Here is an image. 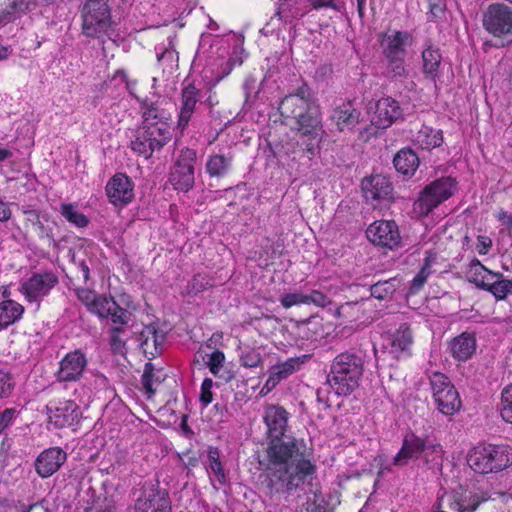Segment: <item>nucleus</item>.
<instances>
[{
    "instance_id": "774afa93",
    "label": "nucleus",
    "mask_w": 512,
    "mask_h": 512,
    "mask_svg": "<svg viewBox=\"0 0 512 512\" xmlns=\"http://www.w3.org/2000/svg\"><path fill=\"white\" fill-rule=\"evenodd\" d=\"M496 218L501 221L503 224L509 226L512 228V215H509L506 211L501 209L498 214L496 215Z\"/></svg>"
},
{
    "instance_id": "c756f323",
    "label": "nucleus",
    "mask_w": 512,
    "mask_h": 512,
    "mask_svg": "<svg viewBox=\"0 0 512 512\" xmlns=\"http://www.w3.org/2000/svg\"><path fill=\"white\" fill-rule=\"evenodd\" d=\"M205 467L212 486L219 490L224 485V470L221 462V451L218 448L209 447Z\"/></svg>"
},
{
    "instance_id": "423d86ee",
    "label": "nucleus",
    "mask_w": 512,
    "mask_h": 512,
    "mask_svg": "<svg viewBox=\"0 0 512 512\" xmlns=\"http://www.w3.org/2000/svg\"><path fill=\"white\" fill-rule=\"evenodd\" d=\"M483 27L499 40L495 47H504L512 42V8L501 3L488 6L483 14Z\"/></svg>"
},
{
    "instance_id": "39448f33",
    "label": "nucleus",
    "mask_w": 512,
    "mask_h": 512,
    "mask_svg": "<svg viewBox=\"0 0 512 512\" xmlns=\"http://www.w3.org/2000/svg\"><path fill=\"white\" fill-rule=\"evenodd\" d=\"M82 34L86 37L104 42V38H111L113 22L111 11L104 0H87L81 10Z\"/></svg>"
},
{
    "instance_id": "5701e85b",
    "label": "nucleus",
    "mask_w": 512,
    "mask_h": 512,
    "mask_svg": "<svg viewBox=\"0 0 512 512\" xmlns=\"http://www.w3.org/2000/svg\"><path fill=\"white\" fill-rule=\"evenodd\" d=\"M110 201L115 205L128 204L134 197L133 184L125 174L114 175L106 185Z\"/></svg>"
},
{
    "instance_id": "a878e982",
    "label": "nucleus",
    "mask_w": 512,
    "mask_h": 512,
    "mask_svg": "<svg viewBox=\"0 0 512 512\" xmlns=\"http://www.w3.org/2000/svg\"><path fill=\"white\" fill-rule=\"evenodd\" d=\"M359 117L360 112L350 101L337 106L331 114V120L341 132L353 130L359 123Z\"/></svg>"
},
{
    "instance_id": "f3484780",
    "label": "nucleus",
    "mask_w": 512,
    "mask_h": 512,
    "mask_svg": "<svg viewBox=\"0 0 512 512\" xmlns=\"http://www.w3.org/2000/svg\"><path fill=\"white\" fill-rule=\"evenodd\" d=\"M315 103L309 98L308 90L299 88L295 94L285 96L279 106L280 113L285 118H292L295 121L303 117V113Z\"/></svg>"
},
{
    "instance_id": "7c9ffc66",
    "label": "nucleus",
    "mask_w": 512,
    "mask_h": 512,
    "mask_svg": "<svg viewBox=\"0 0 512 512\" xmlns=\"http://www.w3.org/2000/svg\"><path fill=\"white\" fill-rule=\"evenodd\" d=\"M395 169L405 177H411L419 167V157L409 148L401 149L393 159Z\"/></svg>"
},
{
    "instance_id": "6ab92c4d",
    "label": "nucleus",
    "mask_w": 512,
    "mask_h": 512,
    "mask_svg": "<svg viewBox=\"0 0 512 512\" xmlns=\"http://www.w3.org/2000/svg\"><path fill=\"white\" fill-rule=\"evenodd\" d=\"M87 366V359L80 350L65 355L59 363L57 379L60 382L77 381Z\"/></svg>"
},
{
    "instance_id": "338daca9",
    "label": "nucleus",
    "mask_w": 512,
    "mask_h": 512,
    "mask_svg": "<svg viewBox=\"0 0 512 512\" xmlns=\"http://www.w3.org/2000/svg\"><path fill=\"white\" fill-rule=\"evenodd\" d=\"M11 217V210L9 206L0 200V221H8Z\"/></svg>"
},
{
    "instance_id": "c85d7f7f",
    "label": "nucleus",
    "mask_w": 512,
    "mask_h": 512,
    "mask_svg": "<svg viewBox=\"0 0 512 512\" xmlns=\"http://www.w3.org/2000/svg\"><path fill=\"white\" fill-rule=\"evenodd\" d=\"M310 12L307 0H279L277 15L285 23L301 19Z\"/></svg>"
},
{
    "instance_id": "7ed1b4c3",
    "label": "nucleus",
    "mask_w": 512,
    "mask_h": 512,
    "mask_svg": "<svg viewBox=\"0 0 512 512\" xmlns=\"http://www.w3.org/2000/svg\"><path fill=\"white\" fill-rule=\"evenodd\" d=\"M364 359L357 353L338 354L330 365L327 382L337 395H349L360 384Z\"/></svg>"
},
{
    "instance_id": "6e6552de",
    "label": "nucleus",
    "mask_w": 512,
    "mask_h": 512,
    "mask_svg": "<svg viewBox=\"0 0 512 512\" xmlns=\"http://www.w3.org/2000/svg\"><path fill=\"white\" fill-rule=\"evenodd\" d=\"M433 400L440 413L452 416L458 412L462 402L458 391L449 378L440 372H433L429 376Z\"/></svg>"
},
{
    "instance_id": "20e7f679",
    "label": "nucleus",
    "mask_w": 512,
    "mask_h": 512,
    "mask_svg": "<svg viewBox=\"0 0 512 512\" xmlns=\"http://www.w3.org/2000/svg\"><path fill=\"white\" fill-rule=\"evenodd\" d=\"M467 463L479 474L498 473L512 464V449L506 445L478 444L468 452Z\"/></svg>"
},
{
    "instance_id": "4d7b16f0",
    "label": "nucleus",
    "mask_w": 512,
    "mask_h": 512,
    "mask_svg": "<svg viewBox=\"0 0 512 512\" xmlns=\"http://www.w3.org/2000/svg\"><path fill=\"white\" fill-rule=\"evenodd\" d=\"M17 415L18 411L15 408H6L0 412V434L13 424Z\"/></svg>"
},
{
    "instance_id": "9b49d317",
    "label": "nucleus",
    "mask_w": 512,
    "mask_h": 512,
    "mask_svg": "<svg viewBox=\"0 0 512 512\" xmlns=\"http://www.w3.org/2000/svg\"><path fill=\"white\" fill-rule=\"evenodd\" d=\"M366 235L374 245L389 250L399 248L402 243L398 225L392 220L375 221L367 228Z\"/></svg>"
},
{
    "instance_id": "09e8293b",
    "label": "nucleus",
    "mask_w": 512,
    "mask_h": 512,
    "mask_svg": "<svg viewBox=\"0 0 512 512\" xmlns=\"http://www.w3.org/2000/svg\"><path fill=\"white\" fill-rule=\"evenodd\" d=\"M121 327H114L110 334V346L114 353L123 355L126 352V341L122 338Z\"/></svg>"
},
{
    "instance_id": "603ef678",
    "label": "nucleus",
    "mask_w": 512,
    "mask_h": 512,
    "mask_svg": "<svg viewBox=\"0 0 512 512\" xmlns=\"http://www.w3.org/2000/svg\"><path fill=\"white\" fill-rule=\"evenodd\" d=\"M15 387L13 376L5 371H0V398H8Z\"/></svg>"
},
{
    "instance_id": "9d476101",
    "label": "nucleus",
    "mask_w": 512,
    "mask_h": 512,
    "mask_svg": "<svg viewBox=\"0 0 512 512\" xmlns=\"http://www.w3.org/2000/svg\"><path fill=\"white\" fill-rule=\"evenodd\" d=\"M487 498L470 491H445L438 497L440 512H474Z\"/></svg>"
},
{
    "instance_id": "72a5a7b5",
    "label": "nucleus",
    "mask_w": 512,
    "mask_h": 512,
    "mask_svg": "<svg viewBox=\"0 0 512 512\" xmlns=\"http://www.w3.org/2000/svg\"><path fill=\"white\" fill-rule=\"evenodd\" d=\"M414 144L423 150H432L442 145L443 134L441 130L423 125L413 138Z\"/></svg>"
},
{
    "instance_id": "f03ea898",
    "label": "nucleus",
    "mask_w": 512,
    "mask_h": 512,
    "mask_svg": "<svg viewBox=\"0 0 512 512\" xmlns=\"http://www.w3.org/2000/svg\"><path fill=\"white\" fill-rule=\"evenodd\" d=\"M172 136L171 114L156 105H150L143 112V123L130 146L135 153L149 159L153 152L163 148Z\"/></svg>"
},
{
    "instance_id": "412c9836",
    "label": "nucleus",
    "mask_w": 512,
    "mask_h": 512,
    "mask_svg": "<svg viewBox=\"0 0 512 512\" xmlns=\"http://www.w3.org/2000/svg\"><path fill=\"white\" fill-rule=\"evenodd\" d=\"M402 117L399 103L392 97H382L375 104L372 123L378 128H387Z\"/></svg>"
},
{
    "instance_id": "bf43d9fd",
    "label": "nucleus",
    "mask_w": 512,
    "mask_h": 512,
    "mask_svg": "<svg viewBox=\"0 0 512 512\" xmlns=\"http://www.w3.org/2000/svg\"><path fill=\"white\" fill-rule=\"evenodd\" d=\"M214 383L212 379L205 378L202 386H201V395L200 400L204 405H208L212 402L213 396H212V387Z\"/></svg>"
},
{
    "instance_id": "f704fd0d",
    "label": "nucleus",
    "mask_w": 512,
    "mask_h": 512,
    "mask_svg": "<svg viewBox=\"0 0 512 512\" xmlns=\"http://www.w3.org/2000/svg\"><path fill=\"white\" fill-rule=\"evenodd\" d=\"M24 307L14 300L3 298L0 302V330L6 329L21 319Z\"/></svg>"
},
{
    "instance_id": "ddd939ff",
    "label": "nucleus",
    "mask_w": 512,
    "mask_h": 512,
    "mask_svg": "<svg viewBox=\"0 0 512 512\" xmlns=\"http://www.w3.org/2000/svg\"><path fill=\"white\" fill-rule=\"evenodd\" d=\"M136 512H170L171 504L166 491L157 489L154 485H144L135 500Z\"/></svg>"
},
{
    "instance_id": "f8f14e48",
    "label": "nucleus",
    "mask_w": 512,
    "mask_h": 512,
    "mask_svg": "<svg viewBox=\"0 0 512 512\" xmlns=\"http://www.w3.org/2000/svg\"><path fill=\"white\" fill-rule=\"evenodd\" d=\"M195 152L191 149L182 150L171 172L170 181L175 189L188 191L194 184Z\"/></svg>"
},
{
    "instance_id": "37998d69",
    "label": "nucleus",
    "mask_w": 512,
    "mask_h": 512,
    "mask_svg": "<svg viewBox=\"0 0 512 512\" xmlns=\"http://www.w3.org/2000/svg\"><path fill=\"white\" fill-rule=\"evenodd\" d=\"M396 291L395 280L378 281L371 285V296L378 300H386L392 297Z\"/></svg>"
},
{
    "instance_id": "aec40b11",
    "label": "nucleus",
    "mask_w": 512,
    "mask_h": 512,
    "mask_svg": "<svg viewBox=\"0 0 512 512\" xmlns=\"http://www.w3.org/2000/svg\"><path fill=\"white\" fill-rule=\"evenodd\" d=\"M412 36L407 31H390L382 35L380 47L385 57H406V48L412 44Z\"/></svg>"
},
{
    "instance_id": "e2e57ef3",
    "label": "nucleus",
    "mask_w": 512,
    "mask_h": 512,
    "mask_svg": "<svg viewBox=\"0 0 512 512\" xmlns=\"http://www.w3.org/2000/svg\"><path fill=\"white\" fill-rule=\"evenodd\" d=\"M281 380L282 379L278 375H275V372L271 369L270 370V375H269L266 383L262 387V389L260 391V394L266 395L272 389H274L280 383Z\"/></svg>"
},
{
    "instance_id": "e433bc0d",
    "label": "nucleus",
    "mask_w": 512,
    "mask_h": 512,
    "mask_svg": "<svg viewBox=\"0 0 512 512\" xmlns=\"http://www.w3.org/2000/svg\"><path fill=\"white\" fill-rule=\"evenodd\" d=\"M485 291L491 293L496 300H505L512 295V280L507 279L500 272H494V277L486 283Z\"/></svg>"
},
{
    "instance_id": "1a4fd4ad",
    "label": "nucleus",
    "mask_w": 512,
    "mask_h": 512,
    "mask_svg": "<svg viewBox=\"0 0 512 512\" xmlns=\"http://www.w3.org/2000/svg\"><path fill=\"white\" fill-rule=\"evenodd\" d=\"M296 124L304 146L303 150L314 155L325 134L319 107L316 104L311 106L307 112L303 113V117L296 120Z\"/></svg>"
},
{
    "instance_id": "0e129e2a",
    "label": "nucleus",
    "mask_w": 512,
    "mask_h": 512,
    "mask_svg": "<svg viewBox=\"0 0 512 512\" xmlns=\"http://www.w3.org/2000/svg\"><path fill=\"white\" fill-rule=\"evenodd\" d=\"M444 8L443 0H429V13L433 18L440 17L444 12Z\"/></svg>"
},
{
    "instance_id": "6e6d98bb",
    "label": "nucleus",
    "mask_w": 512,
    "mask_h": 512,
    "mask_svg": "<svg viewBox=\"0 0 512 512\" xmlns=\"http://www.w3.org/2000/svg\"><path fill=\"white\" fill-rule=\"evenodd\" d=\"M308 298V304H313L318 307H327L331 304V299L321 291L312 290L309 294H306Z\"/></svg>"
},
{
    "instance_id": "69168bd1",
    "label": "nucleus",
    "mask_w": 512,
    "mask_h": 512,
    "mask_svg": "<svg viewBox=\"0 0 512 512\" xmlns=\"http://www.w3.org/2000/svg\"><path fill=\"white\" fill-rule=\"evenodd\" d=\"M176 52L172 49H165L164 51L157 53V60L159 62L170 61L173 62L176 58Z\"/></svg>"
},
{
    "instance_id": "58836bf2",
    "label": "nucleus",
    "mask_w": 512,
    "mask_h": 512,
    "mask_svg": "<svg viewBox=\"0 0 512 512\" xmlns=\"http://www.w3.org/2000/svg\"><path fill=\"white\" fill-rule=\"evenodd\" d=\"M163 376L160 371L155 372L154 366L150 362L145 364L141 383L148 397L155 393V386L161 383Z\"/></svg>"
},
{
    "instance_id": "ea45409f",
    "label": "nucleus",
    "mask_w": 512,
    "mask_h": 512,
    "mask_svg": "<svg viewBox=\"0 0 512 512\" xmlns=\"http://www.w3.org/2000/svg\"><path fill=\"white\" fill-rule=\"evenodd\" d=\"M60 212L69 223L78 228L86 227L89 223L88 218L72 204H62Z\"/></svg>"
},
{
    "instance_id": "dca6fc26",
    "label": "nucleus",
    "mask_w": 512,
    "mask_h": 512,
    "mask_svg": "<svg viewBox=\"0 0 512 512\" xmlns=\"http://www.w3.org/2000/svg\"><path fill=\"white\" fill-rule=\"evenodd\" d=\"M66 460L67 454L65 451L60 447H50L37 456L34 468L41 478H48L56 473Z\"/></svg>"
},
{
    "instance_id": "3c124183",
    "label": "nucleus",
    "mask_w": 512,
    "mask_h": 512,
    "mask_svg": "<svg viewBox=\"0 0 512 512\" xmlns=\"http://www.w3.org/2000/svg\"><path fill=\"white\" fill-rule=\"evenodd\" d=\"M206 169L211 177L219 178L224 171V156H211L207 161Z\"/></svg>"
},
{
    "instance_id": "a19ab883",
    "label": "nucleus",
    "mask_w": 512,
    "mask_h": 512,
    "mask_svg": "<svg viewBox=\"0 0 512 512\" xmlns=\"http://www.w3.org/2000/svg\"><path fill=\"white\" fill-rule=\"evenodd\" d=\"M303 362L300 357H292L284 362H278L271 369L283 380L297 371Z\"/></svg>"
},
{
    "instance_id": "b1692460",
    "label": "nucleus",
    "mask_w": 512,
    "mask_h": 512,
    "mask_svg": "<svg viewBox=\"0 0 512 512\" xmlns=\"http://www.w3.org/2000/svg\"><path fill=\"white\" fill-rule=\"evenodd\" d=\"M199 101V89L188 80L183 82V89L181 95L180 112L178 119V126L185 128L192 114L194 113L197 102Z\"/></svg>"
},
{
    "instance_id": "4be33fe9",
    "label": "nucleus",
    "mask_w": 512,
    "mask_h": 512,
    "mask_svg": "<svg viewBox=\"0 0 512 512\" xmlns=\"http://www.w3.org/2000/svg\"><path fill=\"white\" fill-rule=\"evenodd\" d=\"M362 190L366 201L376 206L377 202L391 197L393 188L388 178L375 175L362 181Z\"/></svg>"
},
{
    "instance_id": "0eeeda50",
    "label": "nucleus",
    "mask_w": 512,
    "mask_h": 512,
    "mask_svg": "<svg viewBox=\"0 0 512 512\" xmlns=\"http://www.w3.org/2000/svg\"><path fill=\"white\" fill-rule=\"evenodd\" d=\"M456 190L455 181L451 177H442L427 185L413 203V212L419 216H427L441 203L449 199Z\"/></svg>"
},
{
    "instance_id": "864d4df0",
    "label": "nucleus",
    "mask_w": 512,
    "mask_h": 512,
    "mask_svg": "<svg viewBox=\"0 0 512 512\" xmlns=\"http://www.w3.org/2000/svg\"><path fill=\"white\" fill-rule=\"evenodd\" d=\"M109 316L111 317V320L115 327H121L126 325L130 320V313L124 309L121 308L116 302H115V309H112L109 313Z\"/></svg>"
},
{
    "instance_id": "8fccbe9b",
    "label": "nucleus",
    "mask_w": 512,
    "mask_h": 512,
    "mask_svg": "<svg viewBox=\"0 0 512 512\" xmlns=\"http://www.w3.org/2000/svg\"><path fill=\"white\" fill-rule=\"evenodd\" d=\"M205 363L208 366L210 372L214 375H217L222 367V362L224 361V354L219 350L215 349L211 353H206Z\"/></svg>"
},
{
    "instance_id": "2f4dec72",
    "label": "nucleus",
    "mask_w": 512,
    "mask_h": 512,
    "mask_svg": "<svg viewBox=\"0 0 512 512\" xmlns=\"http://www.w3.org/2000/svg\"><path fill=\"white\" fill-rule=\"evenodd\" d=\"M465 276L470 283L484 290L486 283L494 277V272L486 268L477 258H473L467 265Z\"/></svg>"
},
{
    "instance_id": "13d9d810",
    "label": "nucleus",
    "mask_w": 512,
    "mask_h": 512,
    "mask_svg": "<svg viewBox=\"0 0 512 512\" xmlns=\"http://www.w3.org/2000/svg\"><path fill=\"white\" fill-rule=\"evenodd\" d=\"M76 295H77L78 299L88 308L89 311L98 296L95 294L94 291L86 289V288L77 289Z\"/></svg>"
},
{
    "instance_id": "4468645a",
    "label": "nucleus",
    "mask_w": 512,
    "mask_h": 512,
    "mask_svg": "<svg viewBox=\"0 0 512 512\" xmlns=\"http://www.w3.org/2000/svg\"><path fill=\"white\" fill-rule=\"evenodd\" d=\"M57 283V276L51 272L34 274L21 284L20 291L28 301L34 302L46 296Z\"/></svg>"
},
{
    "instance_id": "f257e3e1",
    "label": "nucleus",
    "mask_w": 512,
    "mask_h": 512,
    "mask_svg": "<svg viewBox=\"0 0 512 512\" xmlns=\"http://www.w3.org/2000/svg\"><path fill=\"white\" fill-rule=\"evenodd\" d=\"M267 434L271 441L266 449V471L271 490L277 493H290L311 482L317 466L312 449L303 439H280L288 427L289 413L278 405H268L263 414Z\"/></svg>"
},
{
    "instance_id": "5fc2aeb1",
    "label": "nucleus",
    "mask_w": 512,
    "mask_h": 512,
    "mask_svg": "<svg viewBox=\"0 0 512 512\" xmlns=\"http://www.w3.org/2000/svg\"><path fill=\"white\" fill-rule=\"evenodd\" d=\"M310 11L312 10H321V9H331L336 12H340L342 5L338 0H307Z\"/></svg>"
},
{
    "instance_id": "a18cd8bd",
    "label": "nucleus",
    "mask_w": 512,
    "mask_h": 512,
    "mask_svg": "<svg viewBox=\"0 0 512 512\" xmlns=\"http://www.w3.org/2000/svg\"><path fill=\"white\" fill-rule=\"evenodd\" d=\"M115 302L112 297L98 295L90 312L98 315L100 318H107L111 310L115 309Z\"/></svg>"
},
{
    "instance_id": "393cba45",
    "label": "nucleus",
    "mask_w": 512,
    "mask_h": 512,
    "mask_svg": "<svg viewBox=\"0 0 512 512\" xmlns=\"http://www.w3.org/2000/svg\"><path fill=\"white\" fill-rule=\"evenodd\" d=\"M427 447V441L419 436L411 434L405 437L401 449L393 458V465H407L410 459L418 458Z\"/></svg>"
},
{
    "instance_id": "680f3d73",
    "label": "nucleus",
    "mask_w": 512,
    "mask_h": 512,
    "mask_svg": "<svg viewBox=\"0 0 512 512\" xmlns=\"http://www.w3.org/2000/svg\"><path fill=\"white\" fill-rule=\"evenodd\" d=\"M492 239L488 236L479 235L477 237L476 250L480 255H486L492 247Z\"/></svg>"
},
{
    "instance_id": "a211bd4d",
    "label": "nucleus",
    "mask_w": 512,
    "mask_h": 512,
    "mask_svg": "<svg viewBox=\"0 0 512 512\" xmlns=\"http://www.w3.org/2000/svg\"><path fill=\"white\" fill-rule=\"evenodd\" d=\"M166 340V333L158 324L146 325L139 335L140 348L148 359L161 355Z\"/></svg>"
},
{
    "instance_id": "052dcab7",
    "label": "nucleus",
    "mask_w": 512,
    "mask_h": 512,
    "mask_svg": "<svg viewBox=\"0 0 512 512\" xmlns=\"http://www.w3.org/2000/svg\"><path fill=\"white\" fill-rule=\"evenodd\" d=\"M241 361L245 367H256L261 362V356L258 352L251 350L241 356Z\"/></svg>"
},
{
    "instance_id": "de8ad7c7",
    "label": "nucleus",
    "mask_w": 512,
    "mask_h": 512,
    "mask_svg": "<svg viewBox=\"0 0 512 512\" xmlns=\"http://www.w3.org/2000/svg\"><path fill=\"white\" fill-rule=\"evenodd\" d=\"M280 303L284 308L288 309L296 305H307L308 298L305 293L292 292L282 295L280 297Z\"/></svg>"
},
{
    "instance_id": "c03bdc74",
    "label": "nucleus",
    "mask_w": 512,
    "mask_h": 512,
    "mask_svg": "<svg viewBox=\"0 0 512 512\" xmlns=\"http://www.w3.org/2000/svg\"><path fill=\"white\" fill-rule=\"evenodd\" d=\"M499 411L501 418L512 424V384L507 385L501 392Z\"/></svg>"
},
{
    "instance_id": "473e14b6",
    "label": "nucleus",
    "mask_w": 512,
    "mask_h": 512,
    "mask_svg": "<svg viewBox=\"0 0 512 512\" xmlns=\"http://www.w3.org/2000/svg\"><path fill=\"white\" fill-rule=\"evenodd\" d=\"M34 0H8V4L0 12V23L7 24L33 10Z\"/></svg>"
},
{
    "instance_id": "cd10ccee",
    "label": "nucleus",
    "mask_w": 512,
    "mask_h": 512,
    "mask_svg": "<svg viewBox=\"0 0 512 512\" xmlns=\"http://www.w3.org/2000/svg\"><path fill=\"white\" fill-rule=\"evenodd\" d=\"M442 55L439 48L429 44L422 51V72L425 78L436 84L441 76Z\"/></svg>"
},
{
    "instance_id": "c9c22d12",
    "label": "nucleus",
    "mask_w": 512,
    "mask_h": 512,
    "mask_svg": "<svg viewBox=\"0 0 512 512\" xmlns=\"http://www.w3.org/2000/svg\"><path fill=\"white\" fill-rule=\"evenodd\" d=\"M226 36V42H228L229 46H232L228 61L229 69H226L227 76L234 67L242 65L244 59L247 57V53L243 48L244 37L242 35L230 32L226 34Z\"/></svg>"
},
{
    "instance_id": "79ce46f5",
    "label": "nucleus",
    "mask_w": 512,
    "mask_h": 512,
    "mask_svg": "<svg viewBox=\"0 0 512 512\" xmlns=\"http://www.w3.org/2000/svg\"><path fill=\"white\" fill-rule=\"evenodd\" d=\"M386 74L390 78H405L408 71L405 66V57H385Z\"/></svg>"
},
{
    "instance_id": "4c0bfd02",
    "label": "nucleus",
    "mask_w": 512,
    "mask_h": 512,
    "mask_svg": "<svg viewBox=\"0 0 512 512\" xmlns=\"http://www.w3.org/2000/svg\"><path fill=\"white\" fill-rule=\"evenodd\" d=\"M413 343V336L410 327L404 323L399 326L392 336V351L394 353L404 352Z\"/></svg>"
},
{
    "instance_id": "bb28decb",
    "label": "nucleus",
    "mask_w": 512,
    "mask_h": 512,
    "mask_svg": "<svg viewBox=\"0 0 512 512\" xmlns=\"http://www.w3.org/2000/svg\"><path fill=\"white\" fill-rule=\"evenodd\" d=\"M477 342L473 333L463 332L449 342V350L457 361L469 360L476 351Z\"/></svg>"
},
{
    "instance_id": "2eb2a0df",
    "label": "nucleus",
    "mask_w": 512,
    "mask_h": 512,
    "mask_svg": "<svg viewBox=\"0 0 512 512\" xmlns=\"http://www.w3.org/2000/svg\"><path fill=\"white\" fill-rule=\"evenodd\" d=\"M47 410L49 423L55 428L71 426L79 418V407L73 400L51 402Z\"/></svg>"
},
{
    "instance_id": "49530a36",
    "label": "nucleus",
    "mask_w": 512,
    "mask_h": 512,
    "mask_svg": "<svg viewBox=\"0 0 512 512\" xmlns=\"http://www.w3.org/2000/svg\"><path fill=\"white\" fill-rule=\"evenodd\" d=\"M431 274L430 262L426 259L424 265L421 270L417 273V275L413 278L410 285V292L415 294L422 289L424 284L426 283L428 277Z\"/></svg>"
}]
</instances>
